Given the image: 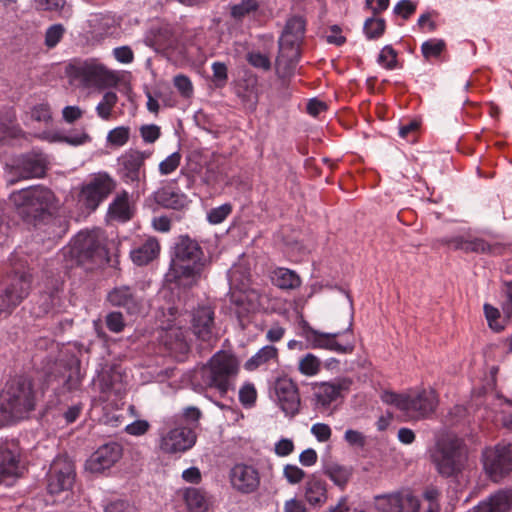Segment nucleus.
I'll return each mask as SVG.
<instances>
[{
	"label": "nucleus",
	"instance_id": "obj_52",
	"mask_svg": "<svg viewBox=\"0 0 512 512\" xmlns=\"http://www.w3.org/2000/svg\"><path fill=\"white\" fill-rule=\"evenodd\" d=\"M283 475L289 484L296 485L305 478L306 474L297 465L287 464L284 466Z\"/></svg>",
	"mask_w": 512,
	"mask_h": 512
},
{
	"label": "nucleus",
	"instance_id": "obj_43",
	"mask_svg": "<svg viewBox=\"0 0 512 512\" xmlns=\"http://www.w3.org/2000/svg\"><path fill=\"white\" fill-rule=\"evenodd\" d=\"M213 72L212 82L216 88H224L228 82L227 65L220 61H215L211 65Z\"/></svg>",
	"mask_w": 512,
	"mask_h": 512
},
{
	"label": "nucleus",
	"instance_id": "obj_7",
	"mask_svg": "<svg viewBox=\"0 0 512 512\" xmlns=\"http://www.w3.org/2000/svg\"><path fill=\"white\" fill-rule=\"evenodd\" d=\"M158 435V447L162 453L168 455L185 453L197 440L193 427L183 425L182 417H165Z\"/></svg>",
	"mask_w": 512,
	"mask_h": 512
},
{
	"label": "nucleus",
	"instance_id": "obj_27",
	"mask_svg": "<svg viewBox=\"0 0 512 512\" xmlns=\"http://www.w3.org/2000/svg\"><path fill=\"white\" fill-rule=\"evenodd\" d=\"M214 311L210 306H199L192 317V329L197 338L208 341L212 336Z\"/></svg>",
	"mask_w": 512,
	"mask_h": 512
},
{
	"label": "nucleus",
	"instance_id": "obj_16",
	"mask_svg": "<svg viewBox=\"0 0 512 512\" xmlns=\"http://www.w3.org/2000/svg\"><path fill=\"white\" fill-rule=\"evenodd\" d=\"M116 188V181L107 172H98L83 186L80 201L94 211Z\"/></svg>",
	"mask_w": 512,
	"mask_h": 512
},
{
	"label": "nucleus",
	"instance_id": "obj_18",
	"mask_svg": "<svg viewBox=\"0 0 512 512\" xmlns=\"http://www.w3.org/2000/svg\"><path fill=\"white\" fill-rule=\"evenodd\" d=\"M123 448L115 441L101 445L86 461V469L102 473L114 466L122 457Z\"/></svg>",
	"mask_w": 512,
	"mask_h": 512
},
{
	"label": "nucleus",
	"instance_id": "obj_5",
	"mask_svg": "<svg viewBox=\"0 0 512 512\" xmlns=\"http://www.w3.org/2000/svg\"><path fill=\"white\" fill-rule=\"evenodd\" d=\"M63 256L71 261V266H82L86 271L109 262L108 251L99 230L79 232L69 246L63 249Z\"/></svg>",
	"mask_w": 512,
	"mask_h": 512
},
{
	"label": "nucleus",
	"instance_id": "obj_39",
	"mask_svg": "<svg viewBox=\"0 0 512 512\" xmlns=\"http://www.w3.org/2000/svg\"><path fill=\"white\" fill-rule=\"evenodd\" d=\"M446 48L443 39L432 38L422 43L421 52L426 60L438 58Z\"/></svg>",
	"mask_w": 512,
	"mask_h": 512
},
{
	"label": "nucleus",
	"instance_id": "obj_21",
	"mask_svg": "<svg viewBox=\"0 0 512 512\" xmlns=\"http://www.w3.org/2000/svg\"><path fill=\"white\" fill-rule=\"evenodd\" d=\"M229 477L232 487L242 494H251L260 485L259 471L252 465L235 464L230 470Z\"/></svg>",
	"mask_w": 512,
	"mask_h": 512
},
{
	"label": "nucleus",
	"instance_id": "obj_2",
	"mask_svg": "<svg viewBox=\"0 0 512 512\" xmlns=\"http://www.w3.org/2000/svg\"><path fill=\"white\" fill-rule=\"evenodd\" d=\"M431 462L437 473L452 480L460 489L466 483L464 475L468 467V448L463 439L447 435L437 440L431 451Z\"/></svg>",
	"mask_w": 512,
	"mask_h": 512
},
{
	"label": "nucleus",
	"instance_id": "obj_17",
	"mask_svg": "<svg viewBox=\"0 0 512 512\" xmlns=\"http://www.w3.org/2000/svg\"><path fill=\"white\" fill-rule=\"evenodd\" d=\"M107 301L111 306L121 308L131 316L141 313L144 302L137 289L128 285L117 286L110 290Z\"/></svg>",
	"mask_w": 512,
	"mask_h": 512
},
{
	"label": "nucleus",
	"instance_id": "obj_42",
	"mask_svg": "<svg viewBox=\"0 0 512 512\" xmlns=\"http://www.w3.org/2000/svg\"><path fill=\"white\" fill-rule=\"evenodd\" d=\"M130 137V128L126 126L116 127L108 132L107 142L115 147L124 146Z\"/></svg>",
	"mask_w": 512,
	"mask_h": 512
},
{
	"label": "nucleus",
	"instance_id": "obj_48",
	"mask_svg": "<svg viewBox=\"0 0 512 512\" xmlns=\"http://www.w3.org/2000/svg\"><path fill=\"white\" fill-rule=\"evenodd\" d=\"M246 59L248 63L257 69L268 71L271 68L269 57L259 51H251L247 53Z\"/></svg>",
	"mask_w": 512,
	"mask_h": 512
},
{
	"label": "nucleus",
	"instance_id": "obj_56",
	"mask_svg": "<svg viewBox=\"0 0 512 512\" xmlns=\"http://www.w3.org/2000/svg\"><path fill=\"white\" fill-rule=\"evenodd\" d=\"M202 416V413L199 408L195 406H189L183 409L182 414H176L172 417H182L183 419V425H187L186 422L197 425L200 418Z\"/></svg>",
	"mask_w": 512,
	"mask_h": 512
},
{
	"label": "nucleus",
	"instance_id": "obj_9",
	"mask_svg": "<svg viewBox=\"0 0 512 512\" xmlns=\"http://www.w3.org/2000/svg\"><path fill=\"white\" fill-rule=\"evenodd\" d=\"M31 284L32 275L29 270L13 268L0 288V316L10 315L28 297Z\"/></svg>",
	"mask_w": 512,
	"mask_h": 512
},
{
	"label": "nucleus",
	"instance_id": "obj_28",
	"mask_svg": "<svg viewBox=\"0 0 512 512\" xmlns=\"http://www.w3.org/2000/svg\"><path fill=\"white\" fill-rule=\"evenodd\" d=\"M154 200L164 208L181 210L189 203L188 197L172 185H166L154 193Z\"/></svg>",
	"mask_w": 512,
	"mask_h": 512
},
{
	"label": "nucleus",
	"instance_id": "obj_54",
	"mask_svg": "<svg viewBox=\"0 0 512 512\" xmlns=\"http://www.w3.org/2000/svg\"><path fill=\"white\" fill-rule=\"evenodd\" d=\"M106 326L113 333H119L125 326L124 318L121 312H110L106 316Z\"/></svg>",
	"mask_w": 512,
	"mask_h": 512
},
{
	"label": "nucleus",
	"instance_id": "obj_20",
	"mask_svg": "<svg viewBox=\"0 0 512 512\" xmlns=\"http://www.w3.org/2000/svg\"><path fill=\"white\" fill-rule=\"evenodd\" d=\"M275 394L278 405L288 417L299 413L300 396L296 383L290 378H278L275 382Z\"/></svg>",
	"mask_w": 512,
	"mask_h": 512
},
{
	"label": "nucleus",
	"instance_id": "obj_3",
	"mask_svg": "<svg viewBox=\"0 0 512 512\" xmlns=\"http://www.w3.org/2000/svg\"><path fill=\"white\" fill-rule=\"evenodd\" d=\"M36 392L25 377L10 380L0 393V426L26 419L36 407Z\"/></svg>",
	"mask_w": 512,
	"mask_h": 512
},
{
	"label": "nucleus",
	"instance_id": "obj_40",
	"mask_svg": "<svg viewBox=\"0 0 512 512\" xmlns=\"http://www.w3.org/2000/svg\"><path fill=\"white\" fill-rule=\"evenodd\" d=\"M321 361L312 353H307L299 360L298 369L306 376H314L320 371Z\"/></svg>",
	"mask_w": 512,
	"mask_h": 512
},
{
	"label": "nucleus",
	"instance_id": "obj_12",
	"mask_svg": "<svg viewBox=\"0 0 512 512\" xmlns=\"http://www.w3.org/2000/svg\"><path fill=\"white\" fill-rule=\"evenodd\" d=\"M483 467L491 480L497 482L512 473V444L498 443L482 453Z\"/></svg>",
	"mask_w": 512,
	"mask_h": 512
},
{
	"label": "nucleus",
	"instance_id": "obj_32",
	"mask_svg": "<svg viewBox=\"0 0 512 512\" xmlns=\"http://www.w3.org/2000/svg\"><path fill=\"white\" fill-rule=\"evenodd\" d=\"M184 501L189 512H208L210 506L207 493L195 487H189L185 490Z\"/></svg>",
	"mask_w": 512,
	"mask_h": 512
},
{
	"label": "nucleus",
	"instance_id": "obj_47",
	"mask_svg": "<svg viewBox=\"0 0 512 512\" xmlns=\"http://www.w3.org/2000/svg\"><path fill=\"white\" fill-rule=\"evenodd\" d=\"M483 310L489 327L496 332H500L501 330H503L504 327L499 322L500 311L496 307L488 303L484 304Z\"/></svg>",
	"mask_w": 512,
	"mask_h": 512
},
{
	"label": "nucleus",
	"instance_id": "obj_44",
	"mask_svg": "<svg viewBox=\"0 0 512 512\" xmlns=\"http://www.w3.org/2000/svg\"><path fill=\"white\" fill-rule=\"evenodd\" d=\"M232 209L233 207L230 203L214 207L207 213V221L213 225L220 224L231 214Z\"/></svg>",
	"mask_w": 512,
	"mask_h": 512
},
{
	"label": "nucleus",
	"instance_id": "obj_46",
	"mask_svg": "<svg viewBox=\"0 0 512 512\" xmlns=\"http://www.w3.org/2000/svg\"><path fill=\"white\" fill-rule=\"evenodd\" d=\"M441 490L436 486H428L425 488L423 492V499L420 500L422 504L427 505V507H431L434 510L440 512V499H441Z\"/></svg>",
	"mask_w": 512,
	"mask_h": 512
},
{
	"label": "nucleus",
	"instance_id": "obj_30",
	"mask_svg": "<svg viewBox=\"0 0 512 512\" xmlns=\"http://www.w3.org/2000/svg\"><path fill=\"white\" fill-rule=\"evenodd\" d=\"M270 278L272 283L281 290H295L302 284L298 273L285 267L275 268Z\"/></svg>",
	"mask_w": 512,
	"mask_h": 512
},
{
	"label": "nucleus",
	"instance_id": "obj_60",
	"mask_svg": "<svg viewBox=\"0 0 512 512\" xmlns=\"http://www.w3.org/2000/svg\"><path fill=\"white\" fill-rule=\"evenodd\" d=\"M174 86L178 89V91L185 97H188L193 92V86L191 80L183 75L179 74L174 77L173 80Z\"/></svg>",
	"mask_w": 512,
	"mask_h": 512
},
{
	"label": "nucleus",
	"instance_id": "obj_8",
	"mask_svg": "<svg viewBox=\"0 0 512 512\" xmlns=\"http://www.w3.org/2000/svg\"><path fill=\"white\" fill-rule=\"evenodd\" d=\"M69 76L85 88H106L116 84L115 73L96 58L76 59L67 68Z\"/></svg>",
	"mask_w": 512,
	"mask_h": 512
},
{
	"label": "nucleus",
	"instance_id": "obj_59",
	"mask_svg": "<svg viewBox=\"0 0 512 512\" xmlns=\"http://www.w3.org/2000/svg\"><path fill=\"white\" fill-rule=\"evenodd\" d=\"M344 440L353 447L363 448L366 444L365 435L357 430L348 429L344 433Z\"/></svg>",
	"mask_w": 512,
	"mask_h": 512
},
{
	"label": "nucleus",
	"instance_id": "obj_15",
	"mask_svg": "<svg viewBox=\"0 0 512 512\" xmlns=\"http://www.w3.org/2000/svg\"><path fill=\"white\" fill-rule=\"evenodd\" d=\"M117 175L119 179L132 189L133 193H143L147 184L146 167L142 166L138 156L125 151L117 158Z\"/></svg>",
	"mask_w": 512,
	"mask_h": 512
},
{
	"label": "nucleus",
	"instance_id": "obj_25",
	"mask_svg": "<svg viewBox=\"0 0 512 512\" xmlns=\"http://www.w3.org/2000/svg\"><path fill=\"white\" fill-rule=\"evenodd\" d=\"M279 53L275 61L276 75L279 79L290 80L300 59V48L278 45Z\"/></svg>",
	"mask_w": 512,
	"mask_h": 512
},
{
	"label": "nucleus",
	"instance_id": "obj_31",
	"mask_svg": "<svg viewBox=\"0 0 512 512\" xmlns=\"http://www.w3.org/2000/svg\"><path fill=\"white\" fill-rule=\"evenodd\" d=\"M305 498L310 505H322L327 500L326 482L316 475H311L305 485Z\"/></svg>",
	"mask_w": 512,
	"mask_h": 512
},
{
	"label": "nucleus",
	"instance_id": "obj_35",
	"mask_svg": "<svg viewBox=\"0 0 512 512\" xmlns=\"http://www.w3.org/2000/svg\"><path fill=\"white\" fill-rule=\"evenodd\" d=\"M278 350L272 345L262 347L255 355L245 362V369L248 371L256 370L261 365L277 358Z\"/></svg>",
	"mask_w": 512,
	"mask_h": 512
},
{
	"label": "nucleus",
	"instance_id": "obj_1",
	"mask_svg": "<svg viewBox=\"0 0 512 512\" xmlns=\"http://www.w3.org/2000/svg\"><path fill=\"white\" fill-rule=\"evenodd\" d=\"M205 263L204 252L199 243L187 235L180 236L174 243L165 279L178 287L192 288L198 284Z\"/></svg>",
	"mask_w": 512,
	"mask_h": 512
},
{
	"label": "nucleus",
	"instance_id": "obj_50",
	"mask_svg": "<svg viewBox=\"0 0 512 512\" xmlns=\"http://www.w3.org/2000/svg\"><path fill=\"white\" fill-rule=\"evenodd\" d=\"M64 28L61 24H54L50 26L45 33V45L48 48H54L62 39Z\"/></svg>",
	"mask_w": 512,
	"mask_h": 512
},
{
	"label": "nucleus",
	"instance_id": "obj_29",
	"mask_svg": "<svg viewBox=\"0 0 512 512\" xmlns=\"http://www.w3.org/2000/svg\"><path fill=\"white\" fill-rule=\"evenodd\" d=\"M159 252L160 245L157 239L149 237L130 251V257L134 264L144 266L153 261Z\"/></svg>",
	"mask_w": 512,
	"mask_h": 512
},
{
	"label": "nucleus",
	"instance_id": "obj_19",
	"mask_svg": "<svg viewBox=\"0 0 512 512\" xmlns=\"http://www.w3.org/2000/svg\"><path fill=\"white\" fill-rule=\"evenodd\" d=\"M404 413L411 419H420L433 413L437 406V397L433 390L423 389L406 394Z\"/></svg>",
	"mask_w": 512,
	"mask_h": 512
},
{
	"label": "nucleus",
	"instance_id": "obj_14",
	"mask_svg": "<svg viewBox=\"0 0 512 512\" xmlns=\"http://www.w3.org/2000/svg\"><path fill=\"white\" fill-rule=\"evenodd\" d=\"M48 168L47 156L39 150L32 151L18 156L11 167V184L20 180L42 178Z\"/></svg>",
	"mask_w": 512,
	"mask_h": 512
},
{
	"label": "nucleus",
	"instance_id": "obj_62",
	"mask_svg": "<svg viewBox=\"0 0 512 512\" xmlns=\"http://www.w3.org/2000/svg\"><path fill=\"white\" fill-rule=\"evenodd\" d=\"M504 300L502 303L503 312L508 316H512V280L503 282Z\"/></svg>",
	"mask_w": 512,
	"mask_h": 512
},
{
	"label": "nucleus",
	"instance_id": "obj_34",
	"mask_svg": "<svg viewBox=\"0 0 512 512\" xmlns=\"http://www.w3.org/2000/svg\"><path fill=\"white\" fill-rule=\"evenodd\" d=\"M128 199L129 195L126 191H122L120 194H117L115 199L109 205V215L122 221L129 220L131 218V212Z\"/></svg>",
	"mask_w": 512,
	"mask_h": 512
},
{
	"label": "nucleus",
	"instance_id": "obj_6",
	"mask_svg": "<svg viewBox=\"0 0 512 512\" xmlns=\"http://www.w3.org/2000/svg\"><path fill=\"white\" fill-rule=\"evenodd\" d=\"M64 279L60 273L45 271L38 294L32 300L31 314L41 318L60 313L66 306Z\"/></svg>",
	"mask_w": 512,
	"mask_h": 512
},
{
	"label": "nucleus",
	"instance_id": "obj_38",
	"mask_svg": "<svg viewBox=\"0 0 512 512\" xmlns=\"http://www.w3.org/2000/svg\"><path fill=\"white\" fill-rule=\"evenodd\" d=\"M386 24L383 18L370 17L366 19L363 26L364 34L367 39H378L385 32Z\"/></svg>",
	"mask_w": 512,
	"mask_h": 512
},
{
	"label": "nucleus",
	"instance_id": "obj_36",
	"mask_svg": "<svg viewBox=\"0 0 512 512\" xmlns=\"http://www.w3.org/2000/svg\"><path fill=\"white\" fill-rule=\"evenodd\" d=\"M496 512L512 510V488L500 489L489 496Z\"/></svg>",
	"mask_w": 512,
	"mask_h": 512
},
{
	"label": "nucleus",
	"instance_id": "obj_24",
	"mask_svg": "<svg viewBox=\"0 0 512 512\" xmlns=\"http://www.w3.org/2000/svg\"><path fill=\"white\" fill-rule=\"evenodd\" d=\"M412 495L409 491L376 495L374 497L375 509L378 512H407Z\"/></svg>",
	"mask_w": 512,
	"mask_h": 512
},
{
	"label": "nucleus",
	"instance_id": "obj_4",
	"mask_svg": "<svg viewBox=\"0 0 512 512\" xmlns=\"http://www.w3.org/2000/svg\"><path fill=\"white\" fill-rule=\"evenodd\" d=\"M239 372L237 359L225 352H217L209 362L195 372L192 378L194 389L201 391L214 388L220 396L234 389V380Z\"/></svg>",
	"mask_w": 512,
	"mask_h": 512
},
{
	"label": "nucleus",
	"instance_id": "obj_53",
	"mask_svg": "<svg viewBox=\"0 0 512 512\" xmlns=\"http://www.w3.org/2000/svg\"><path fill=\"white\" fill-rule=\"evenodd\" d=\"M140 135L145 143L156 142L161 136V129L156 124H147L140 127Z\"/></svg>",
	"mask_w": 512,
	"mask_h": 512
},
{
	"label": "nucleus",
	"instance_id": "obj_55",
	"mask_svg": "<svg viewBox=\"0 0 512 512\" xmlns=\"http://www.w3.org/2000/svg\"><path fill=\"white\" fill-rule=\"evenodd\" d=\"M31 117L38 122L48 123L51 120V109L46 103L35 105L31 110Z\"/></svg>",
	"mask_w": 512,
	"mask_h": 512
},
{
	"label": "nucleus",
	"instance_id": "obj_63",
	"mask_svg": "<svg viewBox=\"0 0 512 512\" xmlns=\"http://www.w3.org/2000/svg\"><path fill=\"white\" fill-rule=\"evenodd\" d=\"M311 433L319 442H326L330 439L332 431L329 425L316 423L311 427Z\"/></svg>",
	"mask_w": 512,
	"mask_h": 512
},
{
	"label": "nucleus",
	"instance_id": "obj_41",
	"mask_svg": "<svg viewBox=\"0 0 512 512\" xmlns=\"http://www.w3.org/2000/svg\"><path fill=\"white\" fill-rule=\"evenodd\" d=\"M377 62L387 70H394L398 67L397 52L391 45H386L380 51Z\"/></svg>",
	"mask_w": 512,
	"mask_h": 512
},
{
	"label": "nucleus",
	"instance_id": "obj_45",
	"mask_svg": "<svg viewBox=\"0 0 512 512\" xmlns=\"http://www.w3.org/2000/svg\"><path fill=\"white\" fill-rule=\"evenodd\" d=\"M259 8L258 2H239L231 6V16L241 21L246 16L255 13Z\"/></svg>",
	"mask_w": 512,
	"mask_h": 512
},
{
	"label": "nucleus",
	"instance_id": "obj_23",
	"mask_svg": "<svg viewBox=\"0 0 512 512\" xmlns=\"http://www.w3.org/2000/svg\"><path fill=\"white\" fill-rule=\"evenodd\" d=\"M20 455L16 449L7 443L0 444V484L9 485L19 476Z\"/></svg>",
	"mask_w": 512,
	"mask_h": 512
},
{
	"label": "nucleus",
	"instance_id": "obj_61",
	"mask_svg": "<svg viewBox=\"0 0 512 512\" xmlns=\"http://www.w3.org/2000/svg\"><path fill=\"white\" fill-rule=\"evenodd\" d=\"M149 428L150 424L147 420L139 419L128 424L125 431L132 436H142L149 430Z\"/></svg>",
	"mask_w": 512,
	"mask_h": 512
},
{
	"label": "nucleus",
	"instance_id": "obj_64",
	"mask_svg": "<svg viewBox=\"0 0 512 512\" xmlns=\"http://www.w3.org/2000/svg\"><path fill=\"white\" fill-rule=\"evenodd\" d=\"M115 59L123 64H129L134 60V53L129 46H120L113 49Z\"/></svg>",
	"mask_w": 512,
	"mask_h": 512
},
{
	"label": "nucleus",
	"instance_id": "obj_37",
	"mask_svg": "<svg viewBox=\"0 0 512 512\" xmlns=\"http://www.w3.org/2000/svg\"><path fill=\"white\" fill-rule=\"evenodd\" d=\"M118 102V96L113 91L106 92L102 100L96 106V113L98 117L103 120H109L111 118L112 110Z\"/></svg>",
	"mask_w": 512,
	"mask_h": 512
},
{
	"label": "nucleus",
	"instance_id": "obj_33",
	"mask_svg": "<svg viewBox=\"0 0 512 512\" xmlns=\"http://www.w3.org/2000/svg\"><path fill=\"white\" fill-rule=\"evenodd\" d=\"M323 471L324 474L328 476L330 480L341 489L347 485L349 479L352 476L351 468L336 463L325 465Z\"/></svg>",
	"mask_w": 512,
	"mask_h": 512
},
{
	"label": "nucleus",
	"instance_id": "obj_10",
	"mask_svg": "<svg viewBox=\"0 0 512 512\" xmlns=\"http://www.w3.org/2000/svg\"><path fill=\"white\" fill-rule=\"evenodd\" d=\"M351 326L352 324L345 331L326 333L305 325L303 327V337L306 341V347L324 349L338 354H350L354 350V342L341 338L351 331Z\"/></svg>",
	"mask_w": 512,
	"mask_h": 512
},
{
	"label": "nucleus",
	"instance_id": "obj_57",
	"mask_svg": "<svg viewBox=\"0 0 512 512\" xmlns=\"http://www.w3.org/2000/svg\"><path fill=\"white\" fill-rule=\"evenodd\" d=\"M256 389L253 384H245L239 391V401L244 406H252L256 401Z\"/></svg>",
	"mask_w": 512,
	"mask_h": 512
},
{
	"label": "nucleus",
	"instance_id": "obj_26",
	"mask_svg": "<svg viewBox=\"0 0 512 512\" xmlns=\"http://www.w3.org/2000/svg\"><path fill=\"white\" fill-rule=\"evenodd\" d=\"M306 31V20L303 16L293 15L286 21L278 45L300 48Z\"/></svg>",
	"mask_w": 512,
	"mask_h": 512
},
{
	"label": "nucleus",
	"instance_id": "obj_22",
	"mask_svg": "<svg viewBox=\"0 0 512 512\" xmlns=\"http://www.w3.org/2000/svg\"><path fill=\"white\" fill-rule=\"evenodd\" d=\"M349 389V382L346 380L336 382H322L314 388V407L317 410L325 411L330 405L342 396V391Z\"/></svg>",
	"mask_w": 512,
	"mask_h": 512
},
{
	"label": "nucleus",
	"instance_id": "obj_51",
	"mask_svg": "<svg viewBox=\"0 0 512 512\" xmlns=\"http://www.w3.org/2000/svg\"><path fill=\"white\" fill-rule=\"evenodd\" d=\"M181 161V155L179 152H174L166 157L159 164V172L161 175H169L174 172Z\"/></svg>",
	"mask_w": 512,
	"mask_h": 512
},
{
	"label": "nucleus",
	"instance_id": "obj_49",
	"mask_svg": "<svg viewBox=\"0 0 512 512\" xmlns=\"http://www.w3.org/2000/svg\"><path fill=\"white\" fill-rule=\"evenodd\" d=\"M465 253H492V246L482 238L466 239Z\"/></svg>",
	"mask_w": 512,
	"mask_h": 512
},
{
	"label": "nucleus",
	"instance_id": "obj_58",
	"mask_svg": "<svg viewBox=\"0 0 512 512\" xmlns=\"http://www.w3.org/2000/svg\"><path fill=\"white\" fill-rule=\"evenodd\" d=\"M383 402L395 405L399 410L404 412L406 408V394H397L394 392H384L381 396Z\"/></svg>",
	"mask_w": 512,
	"mask_h": 512
},
{
	"label": "nucleus",
	"instance_id": "obj_11",
	"mask_svg": "<svg viewBox=\"0 0 512 512\" xmlns=\"http://www.w3.org/2000/svg\"><path fill=\"white\" fill-rule=\"evenodd\" d=\"M10 199L18 208L36 216L51 208L54 194L50 189L36 185L14 191L11 193Z\"/></svg>",
	"mask_w": 512,
	"mask_h": 512
},
{
	"label": "nucleus",
	"instance_id": "obj_13",
	"mask_svg": "<svg viewBox=\"0 0 512 512\" xmlns=\"http://www.w3.org/2000/svg\"><path fill=\"white\" fill-rule=\"evenodd\" d=\"M76 471L74 462L67 455H57L47 473V490L51 495L70 491L74 485Z\"/></svg>",
	"mask_w": 512,
	"mask_h": 512
}]
</instances>
